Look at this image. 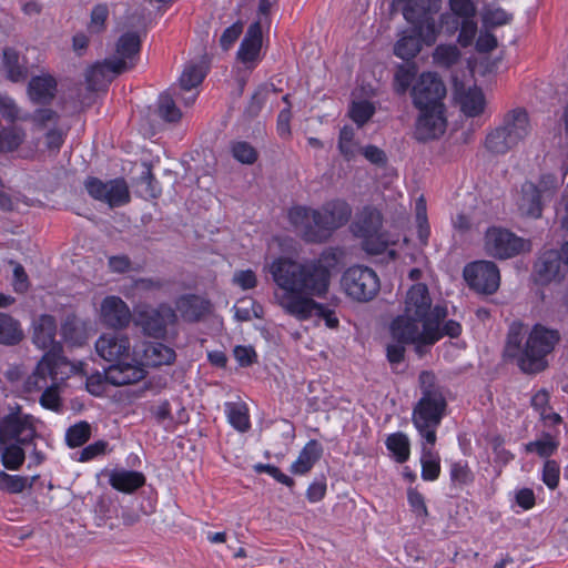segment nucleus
<instances>
[{"label": "nucleus", "instance_id": "1", "mask_svg": "<svg viewBox=\"0 0 568 568\" xmlns=\"http://www.w3.org/2000/svg\"><path fill=\"white\" fill-rule=\"evenodd\" d=\"M344 251L327 247L317 258L297 262L290 257H278L270 265L274 283L283 291L278 305L287 312L288 303L302 298H323L331 285L333 271L337 270Z\"/></svg>", "mask_w": 568, "mask_h": 568}, {"label": "nucleus", "instance_id": "2", "mask_svg": "<svg viewBox=\"0 0 568 568\" xmlns=\"http://www.w3.org/2000/svg\"><path fill=\"white\" fill-rule=\"evenodd\" d=\"M352 216V207L344 200H332L320 209L293 206L288 211L290 222L300 231L306 243L323 244L346 225Z\"/></svg>", "mask_w": 568, "mask_h": 568}, {"label": "nucleus", "instance_id": "3", "mask_svg": "<svg viewBox=\"0 0 568 568\" xmlns=\"http://www.w3.org/2000/svg\"><path fill=\"white\" fill-rule=\"evenodd\" d=\"M31 343L41 351L43 356L36 366V372L41 377L49 375L57 379L60 365L70 364V359L64 355L63 342L57 339L58 322L54 315L43 313L32 318Z\"/></svg>", "mask_w": 568, "mask_h": 568}, {"label": "nucleus", "instance_id": "4", "mask_svg": "<svg viewBox=\"0 0 568 568\" xmlns=\"http://www.w3.org/2000/svg\"><path fill=\"white\" fill-rule=\"evenodd\" d=\"M561 341L560 332L541 323L532 325L524 344V354L518 363L523 374L537 375L549 367L548 355Z\"/></svg>", "mask_w": 568, "mask_h": 568}, {"label": "nucleus", "instance_id": "5", "mask_svg": "<svg viewBox=\"0 0 568 568\" xmlns=\"http://www.w3.org/2000/svg\"><path fill=\"white\" fill-rule=\"evenodd\" d=\"M529 130V115L526 109H513L505 113L497 128L487 133L484 145L493 155H505L527 138Z\"/></svg>", "mask_w": 568, "mask_h": 568}, {"label": "nucleus", "instance_id": "6", "mask_svg": "<svg viewBox=\"0 0 568 568\" xmlns=\"http://www.w3.org/2000/svg\"><path fill=\"white\" fill-rule=\"evenodd\" d=\"M395 3H403L402 13L410 27L426 31V45L435 44L438 37L435 16L442 9V0H393L392 7Z\"/></svg>", "mask_w": 568, "mask_h": 568}, {"label": "nucleus", "instance_id": "7", "mask_svg": "<svg viewBox=\"0 0 568 568\" xmlns=\"http://www.w3.org/2000/svg\"><path fill=\"white\" fill-rule=\"evenodd\" d=\"M485 252L496 260H509L531 251L530 240L524 239L501 226H489L485 232Z\"/></svg>", "mask_w": 568, "mask_h": 568}, {"label": "nucleus", "instance_id": "8", "mask_svg": "<svg viewBox=\"0 0 568 568\" xmlns=\"http://www.w3.org/2000/svg\"><path fill=\"white\" fill-rule=\"evenodd\" d=\"M341 286L347 296L357 302L372 301L381 290L376 272L364 265L348 267L342 275Z\"/></svg>", "mask_w": 568, "mask_h": 568}, {"label": "nucleus", "instance_id": "9", "mask_svg": "<svg viewBox=\"0 0 568 568\" xmlns=\"http://www.w3.org/2000/svg\"><path fill=\"white\" fill-rule=\"evenodd\" d=\"M176 321L175 311L165 303L160 304L158 307H139L133 315L135 326L140 327L145 336L159 341L166 338L168 325H173Z\"/></svg>", "mask_w": 568, "mask_h": 568}, {"label": "nucleus", "instance_id": "10", "mask_svg": "<svg viewBox=\"0 0 568 568\" xmlns=\"http://www.w3.org/2000/svg\"><path fill=\"white\" fill-rule=\"evenodd\" d=\"M446 85L435 72H423L410 89L415 109H444Z\"/></svg>", "mask_w": 568, "mask_h": 568}, {"label": "nucleus", "instance_id": "11", "mask_svg": "<svg viewBox=\"0 0 568 568\" xmlns=\"http://www.w3.org/2000/svg\"><path fill=\"white\" fill-rule=\"evenodd\" d=\"M463 276L470 290L490 295L500 285V273L493 261H474L465 265Z\"/></svg>", "mask_w": 568, "mask_h": 568}, {"label": "nucleus", "instance_id": "12", "mask_svg": "<svg viewBox=\"0 0 568 568\" xmlns=\"http://www.w3.org/2000/svg\"><path fill=\"white\" fill-rule=\"evenodd\" d=\"M447 405L417 402L413 408L412 422L420 437L435 445L436 430L445 416Z\"/></svg>", "mask_w": 568, "mask_h": 568}, {"label": "nucleus", "instance_id": "13", "mask_svg": "<svg viewBox=\"0 0 568 568\" xmlns=\"http://www.w3.org/2000/svg\"><path fill=\"white\" fill-rule=\"evenodd\" d=\"M297 321H307L315 316L325 322L326 327L337 329L339 327V320L336 316L334 307L328 304L320 303L314 298H297L287 305L285 313Z\"/></svg>", "mask_w": 568, "mask_h": 568}, {"label": "nucleus", "instance_id": "14", "mask_svg": "<svg viewBox=\"0 0 568 568\" xmlns=\"http://www.w3.org/2000/svg\"><path fill=\"white\" fill-rule=\"evenodd\" d=\"M562 256L557 250L549 248L541 252L532 265L531 280L536 285L547 286L552 282H561L566 271H562Z\"/></svg>", "mask_w": 568, "mask_h": 568}, {"label": "nucleus", "instance_id": "15", "mask_svg": "<svg viewBox=\"0 0 568 568\" xmlns=\"http://www.w3.org/2000/svg\"><path fill=\"white\" fill-rule=\"evenodd\" d=\"M37 420L36 417L19 419L16 415H4L0 418V444H33L40 437L34 425Z\"/></svg>", "mask_w": 568, "mask_h": 568}, {"label": "nucleus", "instance_id": "16", "mask_svg": "<svg viewBox=\"0 0 568 568\" xmlns=\"http://www.w3.org/2000/svg\"><path fill=\"white\" fill-rule=\"evenodd\" d=\"M132 68V63H128V61L119 59V57H111L103 62H97L85 75L88 89L90 91H99L112 81L113 75L122 74Z\"/></svg>", "mask_w": 568, "mask_h": 568}, {"label": "nucleus", "instance_id": "17", "mask_svg": "<svg viewBox=\"0 0 568 568\" xmlns=\"http://www.w3.org/2000/svg\"><path fill=\"white\" fill-rule=\"evenodd\" d=\"M419 114L416 119L414 136L418 142H428L438 139L444 134L447 125L444 109H417Z\"/></svg>", "mask_w": 568, "mask_h": 568}, {"label": "nucleus", "instance_id": "18", "mask_svg": "<svg viewBox=\"0 0 568 568\" xmlns=\"http://www.w3.org/2000/svg\"><path fill=\"white\" fill-rule=\"evenodd\" d=\"M59 333L60 342L63 346L79 348L87 345L90 337L88 322L82 320L75 312H67L60 320Z\"/></svg>", "mask_w": 568, "mask_h": 568}, {"label": "nucleus", "instance_id": "19", "mask_svg": "<svg viewBox=\"0 0 568 568\" xmlns=\"http://www.w3.org/2000/svg\"><path fill=\"white\" fill-rule=\"evenodd\" d=\"M426 31L420 27H409L398 33V40L394 44V54L404 61L413 60L426 45Z\"/></svg>", "mask_w": 568, "mask_h": 568}, {"label": "nucleus", "instance_id": "20", "mask_svg": "<svg viewBox=\"0 0 568 568\" xmlns=\"http://www.w3.org/2000/svg\"><path fill=\"white\" fill-rule=\"evenodd\" d=\"M102 322L110 327L125 328L132 318L126 303L119 296H106L101 304Z\"/></svg>", "mask_w": 568, "mask_h": 568}, {"label": "nucleus", "instance_id": "21", "mask_svg": "<svg viewBox=\"0 0 568 568\" xmlns=\"http://www.w3.org/2000/svg\"><path fill=\"white\" fill-rule=\"evenodd\" d=\"M27 93L33 104L50 105L58 93V81L50 73L33 75L29 80Z\"/></svg>", "mask_w": 568, "mask_h": 568}, {"label": "nucleus", "instance_id": "22", "mask_svg": "<svg viewBox=\"0 0 568 568\" xmlns=\"http://www.w3.org/2000/svg\"><path fill=\"white\" fill-rule=\"evenodd\" d=\"M263 32L260 21L250 24L240 44L236 57L244 64L255 63L260 59Z\"/></svg>", "mask_w": 568, "mask_h": 568}, {"label": "nucleus", "instance_id": "23", "mask_svg": "<svg viewBox=\"0 0 568 568\" xmlns=\"http://www.w3.org/2000/svg\"><path fill=\"white\" fill-rule=\"evenodd\" d=\"M518 209L527 217H541L544 211L541 190L534 182L525 181L521 184Z\"/></svg>", "mask_w": 568, "mask_h": 568}, {"label": "nucleus", "instance_id": "24", "mask_svg": "<svg viewBox=\"0 0 568 568\" xmlns=\"http://www.w3.org/2000/svg\"><path fill=\"white\" fill-rule=\"evenodd\" d=\"M211 302L195 294H186L178 301V310L187 323H199L211 313Z\"/></svg>", "mask_w": 568, "mask_h": 568}, {"label": "nucleus", "instance_id": "25", "mask_svg": "<svg viewBox=\"0 0 568 568\" xmlns=\"http://www.w3.org/2000/svg\"><path fill=\"white\" fill-rule=\"evenodd\" d=\"M419 323H422V320H417V316L406 313L398 315L390 325L393 338L400 344L410 345L422 335L418 326Z\"/></svg>", "mask_w": 568, "mask_h": 568}, {"label": "nucleus", "instance_id": "26", "mask_svg": "<svg viewBox=\"0 0 568 568\" xmlns=\"http://www.w3.org/2000/svg\"><path fill=\"white\" fill-rule=\"evenodd\" d=\"M430 306L432 298L427 285L424 283L412 285L406 294L404 313L417 316V320H420L425 318Z\"/></svg>", "mask_w": 568, "mask_h": 568}, {"label": "nucleus", "instance_id": "27", "mask_svg": "<svg viewBox=\"0 0 568 568\" xmlns=\"http://www.w3.org/2000/svg\"><path fill=\"white\" fill-rule=\"evenodd\" d=\"M143 473L133 469L114 468L109 476V484L115 490L132 494L145 485Z\"/></svg>", "mask_w": 568, "mask_h": 568}, {"label": "nucleus", "instance_id": "28", "mask_svg": "<svg viewBox=\"0 0 568 568\" xmlns=\"http://www.w3.org/2000/svg\"><path fill=\"white\" fill-rule=\"evenodd\" d=\"M524 324L520 321H514L508 327L505 346L503 349L504 362L518 363L524 354Z\"/></svg>", "mask_w": 568, "mask_h": 568}, {"label": "nucleus", "instance_id": "29", "mask_svg": "<svg viewBox=\"0 0 568 568\" xmlns=\"http://www.w3.org/2000/svg\"><path fill=\"white\" fill-rule=\"evenodd\" d=\"M95 346L103 358L114 361L129 354L130 339L126 335L119 333L110 336L102 335Z\"/></svg>", "mask_w": 568, "mask_h": 568}, {"label": "nucleus", "instance_id": "30", "mask_svg": "<svg viewBox=\"0 0 568 568\" xmlns=\"http://www.w3.org/2000/svg\"><path fill=\"white\" fill-rule=\"evenodd\" d=\"M383 216L378 210L365 206L352 223L351 229L355 236L362 237L381 232Z\"/></svg>", "mask_w": 568, "mask_h": 568}, {"label": "nucleus", "instance_id": "31", "mask_svg": "<svg viewBox=\"0 0 568 568\" xmlns=\"http://www.w3.org/2000/svg\"><path fill=\"white\" fill-rule=\"evenodd\" d=\"M323 446L316 439H311L302 448L297 459L291 465L290 471L294 475H306L323 456Z\"/></svg>", "mask_w": 568, "mask_h": 568}, {"label": "nucleus", "instance_id": "32", "mask_svg": "<svg viewBox=\"0 0 568 568\" xmlns=\"http://www.w3.org/2000/svg\"><path fill=\"white\" fill-rule=\"evenodd\" d=\"M175 351L161 342H149L144 345L143 359L149 367L171 365L175 362Z\"/></svg>", "mask_w": 568, "mask_h": 568}, {"label": "nucleus", "instance_id": "33", "mask_svg": "<svg viewBox=\"0 0 568 568\" xmlns=\"http://www.w3.org/2000/svg\"><path fill=\"white\" fill-rule=\"evenodd\" d=\"M24 338L20 322L7 313H0V344L16 346Z\"/></svg>", "mask_w": 568, "mask_h": 568}, {"label": "nucleus", "instance_id": "34", "mask_svg": "<svg viewBox=\"0 0 568 568\" xmlns=\"http://www.w3.org/2000/svg\"><path fill=\"white\" fill-rule=\"evenodd\" d=\"M141 174L134 180L135 192L144 200L158 199L162 193L159 181L155 179L152 168L144 163Z\"/></svg>", "mask_w": 568, "mask_h": 568}, {"label": "nucleus", "instance_id": "35", "mask_svg": "<svg viewBox=\"0 0 568 568\" xmlns=\"http://www.w3.org/2000/svg\"><path fill=\"white\" fill-rule=\"evenodd\" d=\"M30 444L10 443L0 444V462L8 470H19L26 462L24 446Z\"/></svg>", "mask_w": 568, "mask_h": 568}, {"label": "nucleus", "instance_id": "36", "mask_svg": "<svg viewBox=\"0 0 568 568\" xmlns=\"http://www.w3.org/2000/svg\"><path fill=\"white\" fill-rule=\"evenodd\" d=\"M2 64L7 79L11 82H22L28 77V68L20 63V54L13 48H4Z\"/></svg>", "mask_w": 568, "mask_h": 568}, {"label": "nucleus", "instance_id": "37", "mask_svg": "<svg viewBox=\"0 0 568 568\" xmlns=\"http://www.w3.org/2000/svg\"><path fill=\"white\" fill-rule=\"evenodd\" d=\"M385 445L396 463L404 464L409 459L410 443L406 434L397 432L388 435Z\"/></svg>", "mask_w": 568, "mask_h": 568}, {"label": "nucleus", "instance_id": "38", "mask_svg": "<svg viewBox=\"0 0 568 568\" xmlns=\"http://www.w3.org/2000/svg\"><path fill=\"white\" fill-rule=\"evenodd\" d=\"M176 90L171 89L160 94L158 99V114L165 122L175 123L181 120L182 112L175 103Z\"/></svg>", "mask_w": 568, "mask_h": 568}, {"label": "nucleus", "instance_id": "39", "mask_svg": "<svg viewBox=\"0 0 568 568\" xmlns=\"http://www.w3.org/2000/svg\"><path fill=\"white\" fill-rule=\"evenodd\" d=\"M141 50V39L136 32L123 33L116 42V53L120 54L119 59L129 60L128 63L135 64L134 60Z\"/></svg>", "mask_w": 568, "mask_h": 568}, {"label": "nucleus", "instance_id": "40", "mask_svg": "<svg viewBox=\"0 0 568 568\" xmlns=\"http://www.w3.org/2000/svg\"><path fill=\"white\" fill-rule=\"evenodd\" d=\"M131 196L129 186L123 178H118L109 181L108 191L104 202L110 207H119L130 202Z\"/></svg>", "mask_w": 568, "mask_h": 568}, {"label": "nucleus", "instance_id": "41", "mask_svg": "<svg viewBox=\"0 0 568 568\" xmlns=\"http://www.w3.org/2000/svg\"><path fill=\"white\" fill-rule=\"evenodd\" d=\"M417 65L415 62L407 64H398L394 74L393 88L397 95H405L417 74Z\"/></svg>", "mask_w": 568, "mask_h": 568}, {"label": "nucleus", "instance_id": "42", "mask_svg": "<svg viewBox=\"0 0 568 568\" xmlns=\"http://www.w3.org/2000/svg\"><path fill=\"white\" fill-rule=\"evenodd\" d=\"M225 413L234 429L245 433L251 428L248 409L244 403H226Z\"/></svg>", "mask_w": 568, "mask_h": 568}, {"label": "nucleus", "instance_id": "43", "mask_svg": "<svg viewBox=\"0 0 568 568\" xmlns=\"http://www.w3.org/2000/svg\"><path fill=\"white\" fill-rule=\"evenodd\" d=\"M460 109L468 118L479 116L485 109V97L480 89H469L460 100Z\"/></svg>", "mask_w": 568, "mask_h": 568}, {"label": "nucleus", "instance_id": "44", "mask_svg": "<svg viewBox=\"0 0 568 568\" xmlns=\"http://www.w3.org/2000/svg\"><path fill=\"white\" fill-rule=\"evenodd\" d=\"M559 443L554 438L550 433H542V438L534 442H529L524 445V449L527 454H537L541 458L549 459L557 449Z\"/></svg>", "mask_w": 568, "mask_h": 568}, {"label": "nucleus", "instance_id": "45", "mask_svg": "<svg viewBox=\"0 0 568 568\" xmlns=\"http://www.w3.org/2000/svg\"><path fill=\"white\" fill-rule=\"evenodd\" d=\"M271 88L273 91H276L274 84H267V83H261L254 93L252 94L248 104L244 109V115L247 119H254L258 116L260 112L262 111L263 106L265 105L268 94L271 91Z\"/></svg>", "mask_w": 568, "mask_h": 568}, {"label": "nucleus", "instance_id": "46", "mask_svg": "<svg viewBox=\"0 0 568 568\" xmlns=\"http://www.w3.org/2000/svg\"><path fill=\"white\" fill-rule=\"evenodd\" d=\"M206 77V68L202 63H189L185 65L179 82L180 89L190 91L200 85Z\"/></svg>", "mask_w": 568, "mask_h": 568}, {"label": "nucleus", "instance_id": "47", "mask_svg": "<svg viewBox=\"0 0 568 568\" xmlns=\"http://www.w3.org/2000/svg\"><path fill=\"white\" fill-rule=\"evenodd\" d=\"M97 526H105L109 519L118 516V507L108 495H101L93 507Z\"/></svg>", "mask_w": 568, "mask_h": 568}, {"label": "nucleus", "instance_id": "48", "mask_svg": "<svg viewBox=\"0 0 568 568\" xmlns=\"http://www.w3.org/2000/svg\"><path fill=\"white\" fill-rule=\"evenodd\" d=\"M447 315V307L437 304L434 307L430 306L427 310V315H425V318H420L423 328L427 329L428 338L430 341L438 339V334L434 336V331L435 328H438L439 325H442Z\"/></svg>", "mask_w": 568, "mask_h": 568}, {"label": "nucleus", "instance_id": "49", "mask_svg": "<svg viewBox=\"0 0 568 568\" xmlns=\"http://www.w3.org/2000/svg\"><path fill=\"white\" fill-rule=\"evenodd\" d=\"M91 437V425L81 420L70 426L65 432V443L70 448L83 446Z\"/></svg>", "mask_w": 568, "mask_h": 568}, {"label": "nucleus", "instance_id": "50", "mask_svg": "<svg viewBox=\"0 0 568 568\" xmlns=\"http://www.w3.org/2000/svg\"><path fill=\"white\" fill-rule=\"evenodd\" d=\"M450 481L453 487L463 488L471 485L475 480V475L469 468L467 462H455L450 465Z\"/></svg>", "mask_w": 568, "mask_h": 568}, {"label": "nucleus", "instance_id": "51", "mask_svg": "<svg viewBox=\"0 0 568 568\" xmlns=\"http://www.w3.org/2000/svg\"><path fill=\"white\" fill-rule=\"evenodd\" d=\"M375 111L374 104L368 100L353 102L349 109V118L361 128L373 118Z\"/></svg>", "mask_w": 568, "mask_h": 568}, {"label": "nucleus", "instance_id": "52", "mask_svg": "<svg viewBox=\"0 0 568 568\" xmlns=\"http://www.w3.org/2000/svg\"><path fill=\"white\" fill-rule=\"evenodd\" d=\"M27 489V479L24 476L10 475L0 470V491L9 495H18Z\"/></svg>", "mask_w": 568, "mask_h": 568}, {"label": "nucleus", "instance_id": "53", "mask_svg": "<svg viewBox=\"0 0 568 568\" xmlns=\"http://www.w3.org/2000/svg\"><path fill=\"white\" fill-rule=\"evenodd\" d=\"M232 155L243 164H253L258 158V152L251 143L239 141L232 145Z\"/></svg>", "mask_w": 568, "mask_h": 568}, {"label": "nucleus", "instance_id": "54", "mask_svg": "<svg viewBox=\"0 0 568 568\" xmlns=\"http://www.w3.org/2000/svg\"><path fill=\"white\" fill-rule=\"evenodd\" d=\"M405 344H400L399 342L388 344L386 347V358L390 364L392 371L396 374L404 373L405 368L399 369L398 366L403 364L405 359Z\"/></svg>", "mask_w": 568, "mask_h": 568}, {"label": "nucleus", "instance_id": "55", "mask_svg": "<svg viewBox=\"0 0 568 568\" xmlns=\"http://www.w3.org/2000/svg\"><path fill=\"white\" fill-rule=\"evenodd\" d=\"M513 20V14L506 12L503 8L487 10L483 14V23L487 28H497L509 23Z\"/></svg>", "mask_w": 568, "mask_h": 568}, {"label": "nucleus", "instance_id": "56", "mask_svg": "<svg viewBox=\"0 0 568 568\" xmlns=\"http://www.w3.org/2000/svg\"><path fill=\"white\" fill-rule=\"evenodd\" d=\"M560 477V466L559 463L555 459H547L542 467L541 479L545 485L554 490L559 485Z\"/></svg>", "mask_w": 568, "mask_h": 568}, {"label": "nucleus", "instance_id": "57", "mask_svg": "<svg viewBox=\"0 0 568 568\" xmlns=\"http://www.w3.org/2000/svg\"><path fill=\"white\" fill-rule=\"evenodd\" d=\"M128 363H118L109 366L105 369L106 383L112 386H124L129 385V379L126 378V368Z\"/></svg>", "mask_w": 568, "mask_h": 568}, {"label": "nucleus", "instance_id": "58", "mask_svg": "<svg viewBox=\"0 0 568 568\" xmlns=\"http://www.w3.org/2000/svg\"><path fill=\"white\" fill-rule=\"evenodd\" d=\"M361 239H363V250L372 255L384 253L388 246L387 241L381 232L362 236Z\"/></svg>", "mask_w": 568, "mask_h": 568}, {"label": "nucleus", "instance_id": "59", "mask_svg": "<svg viewBox=\"0 0 568 568\" xmlns=\"http://www.w3.org/2000/svg\"><path fill=\"white\" fill-rule=\"evenodd\" d=\"M457 42L462 48H467L473 44L475 36L477 33V22L475 18L468 20H462V24L458 29Z\"/></svg>", "mask_w": 568, "mask_h": 568}, {"label": "nucleus", "instance_id": "60", "mask_svg": "<svg viewBox=\"0 0 568 568\" xmlns=\"http://www.w3.org/2000/svg\"><path fill=\"white\" fill-rule=\"evenodd\" d=\"M243 32V22L236 21L232 26L227 27L221 38H220V45L223 51H229L233 44L237 41L240 36Z\"/></svg>", "mask_w": 568, "mask_h": 568}, {"label": "nucleus", "instance_id": "61", "mask_svg": "<svg viewBox=\"0 0 568 568\" xmlns=\"http://www.w3.org/2000/svg\"><path fill=\"white\" fill-rule=\"evenodd\" d=\"M108 185H109V181L103 182L102 180H100L99 178H95V176H88L84 180V187H85L88 194L92 199L102 201V202H104L105 194L108 191Z\"/></svg>", "mask_w": 568, "mask_h": 568}, {"label": "nucleus", "instance_id": "62", "mask_svg": "<svg viewBox=\"0 0 568 568\" xmlns=\"http://www.w3.org/2000/svg\"><path fill=\"white\" fill-rule=\"evenodd\" d=\"M449 9L462 20L475 18L477 11L473 0H449Z\"/></svg>", "mask_w": 568, "mask_h": 568}, {"label": "nucleus", "instance_id": "63", "mask_svg": "<svg viewBox=\"0 0 568 568\" xmlns=\"http://www.w3.org/2000/svg\"><path fill=\"white\" fill-rule=\"evenodd\" d=\"M85 389L89 394L95 397H102L105 393L104 384L106 383L105 372L100 373L97 371L95 373L91 374L90 376H85Z\"/></svg>", "mask_w": 568, "mask_h": 568}, {"label": "nucleus", "instance_id": "64", "mask_svg": "<svg viewBox=\"0 0 568 568\" xmlns=\"http://www.w3.org/2000/svg\"><path fill=\"white\" fill-rule=\"evenodd\" d=\"M407 501L412 511H414L418 517H427L428 509L425 504L424 496L417 490L416 487H409L407 489Z\"/></svg>", "mask_w": 568, "mask_h": 568}]
</instances>
